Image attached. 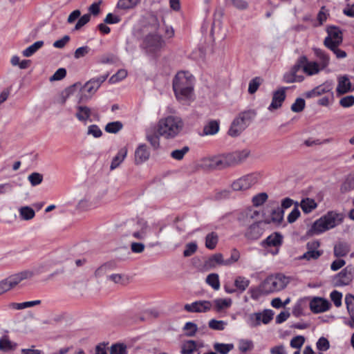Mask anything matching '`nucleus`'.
Here are the masks:
<instances>
[{"label": "nucleus", "instance_id": "obj_1", "mask_svg": "<svg viewBox=\"0 0 354 354\" xmlns=\"http://www.w3.org/2000/svg\"><path fill=\"white\" fill-rule=\"evenodd\" d=\"M194 78L188 72H178L173 80V90L176 98L184 100L189 98L194 90Z\"/></svg>", "mask_w": 354, "mask_h": 354}, {"label": "nucleus", "instance_id": "obj_2", "mask_svg": "<svg viewBox=\"0 0 354 354\" xmlns=\"http://www.w3.org/2000/svg\"><path fill=\"white\" fill-rule=\"evenodd\" d=\"M183 127V122L178 117L168 116L161 119L158 125L159 136L166 139L174 138L178 135Z\"/></svg>", "mask_w": 354, "mask_h": 354}, {"label": "nucleus", "instance_id": "obj_3", "mask_svg": "<svg viewBox=\"0 0 354 354\" xmlns=\"http://www.w3.org/2000/svg\"><path fill=\"white\" fill-rule=\"evenodd\" d=\"M257 115L254 109L245 110L240 112L232 122L228 130V135L231 137H238L246 129Z\"/></svg>", "mask_w": 354, "mask_h": 354}, {"label": "nucleus", "instance_id": "obj_4", "mask_svg": "<svg viewBox=\"0 0 354 354\" xmlns=\"http://www.w3.org/2000/svg\"><path fill=\"white\" fill-rule=\"evenodd\" d=\"M165 46V40L156 32L145 36L140 46L147 55L151 56H156Z\"/></svg>", "mask_w": 354, "mask_h": 354}, {"label": "nucleus", "instance_id": "obj_5", "mask_svg": "<svg viewBox=\"0 0 354 354\" xmlns=\"http://www.w3.org/2000/svg\"><path fill=\"white\" fill-rule=\"evenodd\" d=\"M288 283V278L282 274L271 275L268 277L260 285V291L264 295H268L283 290Z\"/></svg>", "mask_w": 354, "mask_h": 354}, {"label": "nucleus", "instance_id": "obj_6", "mask_svg": "<svg viewBox=\"0 0 354 354\" xmlns=\"http://www.w3.org/2000/svg\"><path fill=\"white\" fill-rule=\"evenodd\" d=\"M339 214L330 212L326 215L321 217L314 222L310 229L308 232V234L313 236L315 234H319L336 225V219Z\"/></svg>", "mask_w": 354, "mask_h": 354}, {"label": "nucleus", "instance_id": "obj_7", "mask_svg": "<svg viewBox=\"0 0 354 354\" xmlns=\"http://www.w3.org/2000/svg\"><path fill=\"white\" fill-rule=\"evenodd\" d=\"M39 272V270H26L10 275L0 281V295L15 287L24 279L31 278L34 274Z\"/></svg>", "mask_w": 354, "mask_h": 354}, {"label": "nucleus", "instance_id": "obj_8", "mask_svg": "<svg viewBox=\"0 0 354 354\" xmlns=\"http://www.w3.org/2000/svg\"><path fill=\"white\" fill-rule=\"evenodd\" d=\"M259 178L257 174H250L245 175L234 181L231 184V187L234 191H245L249 189L254 185H255Z\"/></svg>", "mask_w": 354, "mask_h": 354}, {"label": "nucleus", "instance_id": "obj_9", "mask_svg": "<svg viewBox=\"0 0 354 354\" xmlns=\"http://www.w3.org/2000/svg\"><path fill=\"white\" fill-rule=\"evenodd\" d=\"M328 36L324 39V44L327 48H330L333 45H340L342 42V32L339 28L336 26H329L327 28Z\"/></svg>", "mask_w": 354, "mask_h": 354}, {"label": "nucleus", "instance_id": "obj_10", "mask_svg": "<svg viewBox=\"0 0 354 354\" xmlns=\"http://www.w3.org/2000/svg\"><path fill=\"white\" fill-rule=\"evenodd\" d=\"M109 74L102 75L97 77H94L88 80L81 88L82 93H87L90 95L91 97L100 88L101 84L107 79Z\"/></svg>", "mask_w": 354, "mask_h": 354}, {"label": "nucleus", "instance_id": "obj_11", "mask_svg": "<svg viewBox=\"0 0 354 354\" xmlns=\"http://www.w3.org/2000/svg\"><path fill=\"white\" fill-rule=\"evenodd\" d=\"M212 308V303L207 300H199L187 304L184 306V309L189 313H206Z\"/></svg>", "mask_w": 354, "mask_h": 354}, {"label": "nucleus", "instance_id": "obj_12", "mask_svg": "<svg viewBox=\"0 0 354 354\" xmlns=\"http://www.w3.org/2000/svg\"><path fill=\"white\" fill-rule=\"evenodd\" d=\"M309 306L313 313L317 314L328 310L331 304L324 298L315 297L310 301Z\"/></svg>", "mask_w": 354, "mask_h": 354}, {"label": "nucleus", "instance_id": "obj_13", "mask_svg": "<svg viewBox=\"0 0 354 354\" xmlns=\"http://www.w3.org/2000/svg\"><path fill=\"white\" fill-rule=\"evenodd\" d=\"M263 222H254L246 229L244 236L249 241H256L263 234L264 229L262 227Z\"/></svg>", "mask_w": 354, "mask_h": 354}, {"label": "nucleus", "instance_id": "obj_14", "mask_svg": "<svg viewBox=\"0 0 354 354\" xmlns=\"http://www.w3.org/2000/svg\"><path fill=\"white\" fill-rule=\"evenodd\" d=\"M333 87V84L332 82L326 81L322 84H320L311 91H308L306 93V97L308 98L314 97L317 96L322 95L326 93H330V98L333 99V92H332V89Z\"/></svg>", "mask_w": 354, "mask_h": 354}, {"label": "nucleus", "instance_id": "obj_15", "mask_svg": "<svg viewBox=\"0 0 354 354\" xmlns=\"http://www.w3.org/2000/svg\"><path fill=\"white\" fill-rule=\"evenodd\" d=\"M353 268L351 267H346L340 272H339L335 277V286H346L348 285L353 280Z\"/></svg>", "mask_w": 354, "mask_h": 354}, {"label": "nucleus", "instance_id": "obj_16", "mask_svg": "<svg viewBox=\"0 0 354 354\" xmlns=\"http://www.w3.org/2000/svg\"><path fill=\"white\" fill-rule=\"evenodd\" d=\"M208 165L212 169H222L232 166L228 154L210 158Z\"/></svg>", "mask_w": 354, "mask_h": 354}, {"label": "nucleus", "instance_id": "obj_17", "mask_svg": "<svg viewBox=\"0 0 354 354\" xmlns=\"http://www.w3.org/2000/svg\"><path fill=\"white\" fill-rule=\"evenodd\" d=\"M136 230L132 233L133 237L139 240L145 239L151 230L148 223L143 219H139L136 223Z\"/></svg>", "mask_w": 354, "mask_h": 354}, {"label": "nucleus", "instance_id": "obj_18", "mask_svg": "<svg viewBox=\"0 0 354 354\" xmlns=\"http://www.w3.org/2000/svg\"><path fill=\"white\" fill-rule=\"evenodd\" d=\"M286 88L282 87L273 93L272 102L268 107L270 111L277 109L281 106L286 99Z\"/></svg>", "mask_w": 354, "mask_h": 354}, {"label": "nucleus", "instance_id": "obj_19", "mask_svg": "<svg viewBox=\"0 0 354 354\" xmlns=\"http://www.w3.org/2000/svg\"><path fill=\"white\" fill-rule=\"evenodd\" d=\"M338 84L336 88L337 95H342L347 93L353 91L351 88V82L348 75H344L338 77Z\"/></svg>", "mask_w": 354, "mask_h": 354}, {"label": "nucleus", "instance_id": "obj_20", "mask_svg": "<svg viewBox=\"0 0 354 354\" xmlns=\"http://www.w3.org/2000/svg\"><path fill=\"white\" fill-rule=\"evenodd\" d=\"M150 156V153L146 145H140L135 151V163L140 165L147 161Z\"/></svg>", "mask_w": 354, "mask_h": 354}, {"label": "nucleus", "instance_id": "obj_21", "mask_svg": "<svg viewBox=\"0 0 354 354\" xmlns=\"http://www.w3.org/2000/svg\"><path fill=\"white\" fill-rule=\"evenodd\" d=\"M283 236L279 232H274L261 243L263 247H278L282 244Z\"/></svg>", "mask_w": 354, "mask_h": 354}, {"label": "nucleus", "instance_id": "obj_22", "mask_svg": "<svg viewBox=\"0 0 354 354\" xmlns=\"http://www.w3.org/2000/svg\"><path fill=\"white\" fill-rule=\"evenodd\" d=\"M202 347H203V342L187 340L182 345L181 354H194V351Z\"/></svg>", "mask_w": 354, "mask_h": 354}, {"label": "nucleus", "instance_id": "obj_23", "mask_svg": "<svg viewBox=\"0 0 354 354\" xmlns=\"http://www.w3.org/2000/svg\"><path fill=\"white\" fill-rule=\"evenodd\" d=\"M250 152L248 149L236 151L233 153H227L232 163V165L239 164L244 161L250 155Z\"/></svg>", "mask_w": 354, "mask_h": 354}, {"label": "nucleus", "instance_id": "obj_24", "mask_svg": "<svg viewBox=\"0 0 354 354\" xmlns=\"http://www.w3.org/2000/svg\"><path fill=\"white\" fill-rule=\"evenodd\" d=\"M75 109V117L80 122H85L89 120L91 115H92L91 109L87 106L77 105L76 106Z\"/></svg>", "mask_w": 354, "mask_h": 354}, {"label": "nucleus", "instance_id": "obj_25", "mask_svg": "<svg viewBox=\"0 0 354 354\" xmlns=\"http://www.w3.org/2000/svg\"><path fill=\"white\" fill-rule=\"evenodd\" d=\"M218 265L225 266V260L223 259V255L221 253L212 255L205 262V266L208 269L215 268Z\"/></svg>", "mask_w": 354, "mask_h": 354}, {"label": "nucleus", "instance_id": "obj_26", "mask_svg": "<svg viewBox=\"0 0 354 354\" xmlns=\"http://www.w3.org/2000/svg\"><path fill=\"white\" fill-rule=\"evenodd\" d=\"M117 266L115 261H109L100 266L95 272L96 277H101L111 271L113 270Z\"/></svg>", "mask_w": 354, "mask_h": 354}, {"label": "nucleus", "instance_id": "obj_27", "mask_svg": "<svg viewBox=\"0 0 354 354\" xmlns=\"http://www.w3.org/2000/svg\"><path fill=\"white\" fill-rule=\"evenodd\" d=\"M284 211L283 210V207H279V206L272 209L271 212V219L265 221V223H274L276 224H281L283 219Z\"/></svg>", "mask_w": 354, "mask_h": 354}, {"label": "nucleus", "instance_id": "obj_28", "mask_svg": "<svg viewBox=\"0 0 354 354\" xmlns=\"http://www.w3.org/2000/svg\"><path fill=\"white\" fill-rule=\"evenodd\" d=\"M354 190V174L348 175L340 186L342 194H346Z\"/></svg>", "mask_w": 354, "mask_h": 354}, {"label": "nucleus", "instance_id": "obj_29", "mask_svg": "<svg viewBox=\"0 0 354 354\" xmlns=\"http://www.w3.org/2000/svg\"><path fill=\"white\" fill-rule=\"evenodd\" d=\"M19 218L22 221H30L35 216V210L29 206H22L19 208Z\"/></svg>", "mask_w": 354, "mask_h": 354}, {"label": "nucleus", "instance_id": "obj_30", "mask_svg": "<svg viewBox=\"0 0 354 354\" xmlns=\"http://www.w3.org/2000/svg\"><path fill=\"white\" fill-rule=\"evenodd\" d=\"M127 154V149L124 147L119 150L117 155L113 158L110 169L113 170L116 169L124 160Z\"/></svg>", "mask_w": 354, "mask_h": 354}, {"label": "nucleus", "instance_id": "obj_31", "mask_svg": "<svg viewBox=\"0 0 354 354\" xmlns=\"http://www.w3.org/2000/svg\"><path fill=\"white\" fill-rule=\"evenodd\" d=\"M350 252V246L347 243L339 242L334 247V255L336 257L346 256Z\"/></svg>", "mask_w": 354, "mask_h": 354}, {"label": "nucleus", "instance_id": "obj_32", "mask_svg": "<svg viewBox=\"0 0 354 354\" xmlns=\"http://www.w3.org/2000/svg\"><path fill=\"white\" fill-rule=\"evenodd\" d=\"M314 53L319 60V65L321 68L324 69L329 64L330 57L329 55L320 48H314Z\"/></svg>", "mask_w": 354, "mask_h": 354}, {"label": "nucleus", "instance_id": "obj_33", "mask_svg": "<svg viewBox=\"0 0 354 354\" xmlns=\"http://www.w3.org/2000/svg\"><path fill=\"white\" fill-rule=\"evenodd\" d=\"M141 0H119L117 8L123 10H129L135 8Z\"/></svg>", "mask_w": 354, "mask_h": 354}, {"label": "nucleus", "instance_id": "obj_34", "mask_svg": "<svg viewBox=\"0 0 354 354\" xmlns=\"http://www.w3.org/2000/svg\"><path fill=\"white\" fill-rule=\"evenodd\" d=\"M41 303V300H35L30 301H25L22 303H10L9 308L15 310H22L26 308L32 307L37 305H39Z\"/></svg>", "mask_w": 354, "mask_h": 354}, {"label": "nucleus", "instance_id": "obj_35", "mask_svg": "<svg viewBox=\"0 0 354 354\" xmlns=\"http://www.w3.org/2000/svg\"><path fill=\"white\" fill-rule=\"evenodd\" d=\"M219 130V122L217 120H211L203 127V135H214Z\"/></svg>", "mask_w": 354, "mask_h": 354}, {"label": "nucleus", "instance_id": "obj_36", "mask_svg": "<svg viewBox=\"0 0 354 354\" xmlns=\"http://www.w3.org/2000/svg\"><path fill=\"white\" fill-rule=\"evenodd\" d=\"M300 205L303 212L306 214L311 212L317 206L315 200L310 198L302 199Z\"/></svg>", "mask_w": 354, "mask_h": 354}, {"label": "nucleus", "instance_id": "obj_37", "mask_svg": "<svg viewBox=\"0 0 354 354\" xmlns=\"http://www.w3.org/2000/svg\"><path fill=\"white\" fill-rule=\"evenodd\" d=\"M212 306H214L215 310L217 312L229 308L232 304L230 299H216L212 301Z\"/></svg>", "mask_w": 354, "mask_h": 354}, {"label": "nucleus", "instance_id": "obj_38", "mask_svg": "<svg viewBox=\"0 0 354 354\" xmlns=\"http://www.w3.org/2000/svg\"><path fill=\"white\" fill-rule=\"evenodd\" d=\"M261 313H250L248 315L246 322L251 328L257 327L261 323Z\"/></svg>", "mask_w": 354, "mask_h": 354}, {"label": "nucleus", "instance_id": "obj_39", "mask_svg": "<svg viewBox=\"0 0 354 354\" xmlns=\"http://www.w3.org/2000/svg\"><path fill=\"white\" fill-rule=\"evenodd\" d=\"M234 344H223V343H218L216 342L213 345V348L215 351V352L220 354H227L229 352H230L234 348Z\"/></svg>", "mask_w": 354, "mask_h": 354}, {"label": "nucleus", "instance_id": "obj_40", "mask_svg": "<svg viewBox=\"0 0 354 354\" xmlns=\"http://www.w3.org/2000/svg\"><path fill=\"white\" fill-rule=\"evenodd\" d=\"M218 241V236L216 232H211L205 237V247L209 250H214Z\"/></svg>", "mask_w": 354, "mask_h": 354}, {"label": "nucleus", "instance_id": "obj_41", "mask_svg": "<svg viewBox=\"0 0 354 354\" xmlns=\"http://www.w3.org/2000/svg\"><path fill=\"white\" fill-rule=\"evenodd\" d=\"M44 46L43 41H37L23 50L22 54L24 57H29L35 53L39 48Z\"/></svg>", "mask_w": 354, "mask_h": 354}, {"label": "nucleus", "instance_id": "obj_42", "mask_svg": "<svg viewBox=\"0 0 354 354\" xmlns=\"http://www.w3.org/2000/svg\"><path fill=\"white\" fill-rule=\"evenodd\" d=\"M322 250H307V252L302 256L299 257V259H306L307 261L317 260L322 255Z\"/></svg>", "mask_w": 354, "mask_h": 354}, {"label": "nucleus", "instance_id": "obj_43", "mask_svg": "<svg viewBox=\"0 0 354 354\" xmlns=\"http://www.w3.org/2000/svg\"><path fill=\"white\" fill-rule=\"evenodd\" d=\"M320 68L318 63L315 62H306L304 66V71L309 75H313L319 73Z\"/></svg>", "mask_w": 354, "mask_h": 354}, {"label": "nucleus", "instance_id": "obj_44", "mask_svg": "<svg viewBox=\"0 0 354 354\" xmlns=\"http://www.w3.org/2000/svg\"><path fill=\"white\" fill-rule=\"evenodd\" d=\"M123 127V124L120 121L109 122L104 128V130L109 133H117Z\"/></svg>", "mask_w": 354, "mask_h": 354}, {"label": "nucleus", "instance_id": "obj_45", "mask_svg": "<svg viewBox=\"0 0 354 354\" xmlns=\"http://www.w3.org/2000/svg\"><path fill=\"white\" fill-rule=\"evenodd\" d=\"M183 329L185 331V336L194 337L198 330V326L194 322H188L185 324Z\"/></svg>", "mask_w": 354, "mask_h": 354}, {"label": "nucleus", "instance_id": "obj_46", "mask_svg": "<svg viewBox=\"0 0 354 354\" xmlns=\"http://www.w3.org/2000/svg\"><path fill=\"white\" fill-rule=\"evenodd\" d=\"M110 354H127V346L122 343H116L110 347Z\"/></svg>", "mask_w": 354, "mask_h": 354}, {"label": "nucleus", "instance_id": "obj_47", "mask_svg": "<svg viewBox=\"0 0 354 354\" xmlns=\"http://www.w3.org/2000/svg\"><path fill=\"white\" fill-rule=\"evenodd\" d=\"M206 282L214 290H218L220 288V282L218 275L217 274L212 273L207 275Z\"/></svg>", "mask_w": 354, "mask_h": 354}, {"label": "nucleus", "instance_id": "obj_48", "mask_svg": "<svg viewBox=\"0 0 354 354\" xmlns=\"http://www.w3.org/2000/svg\"><path fill=\"white\" fill-rule=\"evenodd\" d=\"M253 348L254 344L252 340L242 339L239 342V349L241 353H246L252 350Z\"/></svg>", "mask_w": 354, "mask_h": 354}, {"label": "nucleus", "instance_id": "obj_49", "mask_svg": "<svg viewBox=\"0 0 354 354\" xmlns=\"http://www.w3.org/2000/svg\"><path fill=\"white\" fill-rule=\"evenodd\" d=\"M303 80L304 77L302 75H296L291 71L283 75V81L286 83L301 82Z\"/></svg>", "mask_w": 354, "mask_h": 354}, {"label": "nucleus", "instance_id": "obj_50", "mask_svg": "<svg viewBox=\"0 0 354 354\" xmlns=\"http://www.w3.org/2000/svg\"><path fill=\"white\" fill-rule=\"evenodd\" d=\"M268 196L265 192L259 193L252 197V202L253 205L259 207L262 205L268 199Z\"/></svg>", "mask_w": 354, "mask_h": 354}, {"label": "nucleus", "instance_id": "obj_51", "mask_svg": "<svg viewBox=\"0 0 354 354\" xmlns=\"http://www.w3.org/2000/svg\"><path fill=\"white\" fill-rule=\"evenodd\" d=\"M159 134H156V133H148L147 134V140L149 142L151 145L154 149H157L160 147V138Z\"/></svg>", "mask_w": 354, "mask_h": 354}, {"label": "nucleus", "instance_id": "obj_52", "mask_svg": "<svg viewBox=\"0 0 354 354\" xmlns=\"http://www.w3.org/2000/svg\"><path fill=\"white\" fill-rule=\"evenodd\" d=\"M250 284V280L245 279L243 277H238L234 281L235 286L240 290L241 292H243L246 290Z\"/></svg>", "mask_w": 354, "mask_h": 354}, {"label": "nucleus", "instance_id": "obj_53", "mask_svg": "<svg viewBox=\"0 0 354 354\" xmlns=\"http://www.w3.org/2000/svg\"><path fill=\"white\" fill-rule=\"evenodd\" d=\"M263 80L260 77H256L250 80L248 86V93L250 94L254 93L259 88L262 83Z\"/></svg>", "mask_w": 354, "mask_h": 354}, {"label": "nucleus", "instance_id": "obj_54", "mask_svg": "<svg viewBox=\"0 0 354 354\" xmlns=\"http://www.w3.org/2000/svg\"><path fill=\"white\" fill-rule=\"evenodd\" d=\"M127 76V71L125 69H120L115 74H114L110 77L109 82L111 84H115L124 80Z\"/></svg>", "mask_w": 354, "mask_h": 354}, {"label": "nucleus", "instance_id": "obj_55", "mask_svg": "<svg viewBox=\"0 0 354 354\" xmlns=\"http://www.w3.org/2000/svg\"><path fill=\"white\" fill-rule=\"evenodd\" d=\"M189 151L187 146L183 147L180 149H176L171 151V156L175 160H180L183 158L184 156Z\"/></svg>", "mask_w": 354, "mask_h": 354}, {"label": "nucleus", "instance_id": "obj_56", "mask_svg": "<svg viewBox=\"0 0 354 354\" xmlns=\"http://www.w3.org/2000/svg\"><path fill=\"white\" fill-rule=\"evenodd\" d=\"M306 102L303 98L298 97L291 106V111L295 113L301 112L305 108Z\"/></svg>", "mask_w": 354, "mask_h": 354}, {"label": "nucleus", "instance_id": "obj_57", "mask_svg": "<svg viewBox=\"0 0 354 354\" xmlns=\"http://www.w3.org/2000/svg\"><path fill=\"white\" fill-rule=\"evenodd\" d=\"M345 304L349 315L354 316V295L347 294L345 297Z\"/></svg>", "mask_w": 354, "mask_h": 354}, {"label": "nucleus", "instance_id": "obj_58", "mask_svg": "<svg viewBox=\"0 0 354 354\" xmlns=\"http://www.w3.org/2000/svg\"><path fill=\"white\" fill-rule=\"evenodd\" d=\"M209 327L211 329L216 330H223L225 329L227 323L222 320L211 319L208 323Z\"/></svg>", "mask_w": 354, "mask_h": 354}, {"label": "nucleus", "instance_id": "obj_59", "mask_svg": "<svg viewBox=\"0 0 354 354\" xmlns=\"http://www.w3.org/2000/svg\"><path fill=\"white\" fill-rule=\"evenodd\" d=\"M28 179L32 186H37L41 183L43 175L37 172H33L28 176Z\"/></svg>", "mask_w": 354, "mask_h": 354}, {"label": "nucleus", "instance_id": "obj_60", "mask_svg": "<svg viewBox=\"0 0 354 354\" xmlns=\"http://www.w3.org/2000/svg\"><path fill=\"white\" fill-rule=\"evenodd\" d=\"M15 347V344L13 345L12 343L6 337H3L0 339V350L3 351H9Z\"/></svg>", "mask_w": 354, "mask_h": 354}, {"label": "nucleus", "instance_id": "obj_61", "mask_svg": "<svg viewBox=\"0 0 354 354\" xmlns=\"http://www.w3.org/2000/svg\"><path fill=\"white\" fill-rule=\"evenodd\" d=\"M305 342V338L304 337L301 335H297L296 337H294L290 342V345L292 348L300 349L301 347L303 346V344Z\"/></svg>", "mask_w": 354, "mask_h": 354}, {"label": "nucleus", "instance_id": "obj_62", "mask_svg": "<svg viewBox=\"0 0 354 354\" xmlns=\"http://www.w3.org/2000/svg\"><path fill=\"white\" fill-rule=\"evenodd\" d=\"M197 244L195 242H191L185 245V249L183 252V255L185 257L192 256L197 250Z\"/></svg>", "mask_w": 354, "mask_h": 354}, {"label": "nucleus", "instance_id": "obj_63", "mask_svg": "<svg viewBox=\"0 0 354 354\" xmlns=\"http://www.w3.org/2000/svg\"><path fill=\"white\" fill-rule=\"evenodd\" d=\"M330 297L336 307L342 306V294L340 292L337 290L332 291Z\"/></svg>", "mask_w": 354, "mask_h": 354}, {"label": "nucleus", "instance_id": "obj_64", "mask_svg": "<svg viewBox=\"0 0 354 354\" xmlns=\"http://www.w3.org/2000/svg\"><path fill=\"white\" fill-rule=\"evenodd\" d=\"M339 104L344 108H348L354 105V95L343 97L339 100Z\"/></svg>", "mask_w": 354, "mask_h": 354}]
</instances>
